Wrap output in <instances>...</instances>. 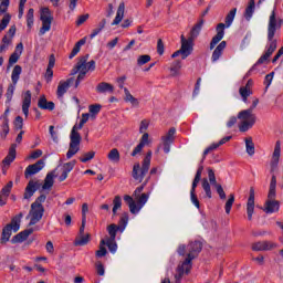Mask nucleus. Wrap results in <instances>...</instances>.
I'll return each instance as SVG.
<instances>
[{
	"label": "nucleus",
	"instance_id": "obj_1",
	"mask_svg": "<svg viewBox=\"0 0 283 283\" xmlns=\"http://www.w3.org/2000/svg\"><path fill=\"white\" fill-rule=\"evenodd\" d=\"M187 258L182 262H180L176 268L175 283H181L182 277L191 273V269H193V260H196V258H198V255L200 254V251H202V242H189V244L187 245Z\"/></svg>",
	"mask_w": 283,
	"mask_h": 283
},
{
	"label": "nucleus",
	"instance_id": "obj_2",
	"mask_svg": "<svg viewBox=\"0 0 283 283\" xmlns=\"http://www.w3.org/2000/svg\"><path fill=\"white\" fill-rule=\"evenodd\" d=\"M258 103H260V99L255 98L250 108L239 112L238 118L241 120L239 132H249L255 125L258 117L253 114V109L258 107Z\"/></svg>",
	"mask_w": 283,
	"mask_h": 283
},
{
	"label": "nucleus",
	"instance_id": "obj_3",
	"mask_svg": "<svg viewBox=\"0 0 283 283\" xmlns=\"http://www.w3.org/2000/svg\"><path fill=\"white\" fill-rule=\"evenodd\" d=\"M238 12L237 8L230 10V12L226 15L224 22L219 23L216 27L217 34L212 38L210 42V50H213L218 43L224 39V28H231L233 20L235 19V13Z\"/></svg>",
	"mask_w": 283,
	"mask_h": 283
},
{
	"label": "nucleus",
	"instance_id": "obj_4",
	"mask_svg": "<svg viewBox=\"0 0 283 283\" xmlns=\"http://www.w3.org/2000/svg\"><path fill=\"white\" fill-rule=\"evenodd\" d=\"M83 125L81 122L80 124L76 126H73L72 130H71V135H70V146H69V150L66 153V158L67 160H70V158H73L74 156H76V154H78V151H81V133L78 132V129H83Z\"/></svg>",
	"mask_w": 283,
	"mask_h": 283
},
{
	"label": "nucleus",
	"instance_id": "obj_5",
	"mask_svg": "<svg viewBox=\"0 0 283 283\" xmlns=\"http://www.w3.org/2000/svg\"><path fill=\"white\" fill-rule=\"evenodd\" d=\"M283 19L277 17V8H274L270 14L268 23V41L275 39L276 30H282Z\"/></svg>",
	"mask_w": 283,
	"mask_h": 283
},
{
	"label": "nucleus",
	"instance_id": "obj_6",
	"mask_svg": "<svg viewBox=\"0 0 283 283\" xmlns=\"http://www.w3.org/2000/svg\"><path fill=\"white\" fill-rule=\"evenodd\" d=\"M40 20L42 21V27L39 34L40 36H43L45 32H50V30H52V22L54 21V17H52L50 8L45 7L41 9Z\"/></svg>",
	"mask_w": 283,
	"mask_h": 283
},
{
	"label": "nucleus",
	"instance_id": "obj_7",
	"mask_svg": "<svg viewBox=\"0 0 283 283\" xmlns=\"http://www.w3.org/2000/svg\"><path fill=\"white\" fill-rule=\"evenodd\" d=\"M43 213H45V208L43 206H36L31 203V209L27 218H31L29 227H34L38 222L43 219Z\"/></svg>",
	"mask_w": 283,
	"mask_h": 283
},
{
	"label": "nucleus",
	"instance_id": "obj_8",
	"mask_svg": "<svg viewBox=\"0 0 283 283\" xmlns=\"http://www.w3.org/2000/svg\"><path fill=\"white\" fill-rule=\"evenodd\" d=\"M12 231L17 233L19 231V222H17V219H12L10 223H8L3 229H2V234L0 242L1 244H6V242L10 241V238L12 235Z\"/></svg>",
	"mask_w": 283,
	"mask_h": 283
},
{
	"label": "nucleus",
	"instance_id": "obj_9",
	"mask_svg": "<svg viewBox=\"0 0 283 283\" xmlns=\"http://www.w3.org/2000/svg\"><path fill=\"white\" fill-rule=\"evenodd\" d=\"M181 39V59L185 60L187 59V56H190L191 52H193V41H196V39L191 38V35L186 39L185 34H181L180 36Z\"/></svg>",
	"mask_w": 283,
	"mask_h": 283
},
{
	"label": "nucleus",
	"instance_id": "obj_10",
	"mask_svg": "<svg viewBox=\"0 0 283 283\" xmlns=\"http://www.w3.org/2000/svg\"><path fill=\"white\" fill-rule=\"evenodd\" d=\"M276 193H268V200L264 203L263 211L265 213H277L280 211V201L275 200Z\"/></svg>",
	"mask_w": 283,
	"mask_h": 283
},
{
	"label": "nucleus",
	"instance_id": "obj_11",
	"mask_svg": "<svg viewBox=\"0 0 283 283\" xmlns=\"http://www.w3.org/2000/svg\"><path fill=\"white\" fill-rule=\"evenodd\" d=\"M174 140H176V127L169 128V130L164 136H161L165 154H169V151H171V145Z\"/></svg>",
	"mask_w": 283,
	"mask_h": 283
},
{
	"label": "nucleus",
	"instance_id": "obj_12",
	"mask_svg": "<svg viewBox=\"0 0 283 283\" xmlns=\"http://www.w3.org/2000/svg\"><path fill=\"white\" fill-rule=\"evenodd\" d=\"M38 189H41V181L31 179L28 182L25 190H24V195H23L24 200H30V198H32V196H34V192Z\"/></svg>",
	"mask_w": 283,
	"mask_h": 283
},
{
	"label": "nucleus",
	"instance_id": "obj_13",
	"mask_svg": "<svg viewBox=\"0 0 283 283\" xmlns=\"http://www.w3.org/2000/svg\"><path fill=\"white\" fill-rule=\"evenodd\" d=\"M43 167H45V160L43 159L38 160L35 164L29 165L25 168L24 178L28 179L30 178V176H34L35 174H39V171H41Z\"/></svg>",
	"mask_w": 283,
	"mask_h": 283
},
{
	"label": "nucleus",
	"instance_id": "obj_14",
	"mask_svg": "<svg viewBox=\"0 0 283 283\" xmlns=\"http://www.w3.org/2000/svg\"><path fill=\"white\" fill-rule=\"evenodd\" d=\"M149 169L145 170V165L142 164V168H140V164L136 163L133 166V178L134 180H137V182H142L145 179V176H147Z\"/></svg>",
	"mask_w": 283,
	"mask_h": 283
},
{
	"label": "nucleus",
	"instance_id": "obj_15",
	"mask_svg": "<svg viewBox=\"0 0 283 283\" xmlns=\"http://www.w3.org/2000/svg\"><path fill=\"white\" fill-rule=\"evenodd\" d=\"M255 211V188H250V196L247 202L248 220H253V213Z\"/></svg>",
	"mask_w": 283,
	"mask_h": 283
},
{
	"label": "nucleus",
	"instance_id": "obj_16",
	"mask_svg": "<svg viewBox=\"0 0 283 283\" xmlns=\"http://www.w3.org/2000/svg\"><path fill=\"white\" fill-rule=\"evenodd\" d=\"M282 144L280 143V140H277L275 143V147H274V151L272 155V160H271V174H273V171H275V169H277V165L280 164V156H281V151H282Z\"/></svg>",
	"mask_w": 283,
	"mask_h": 283
},
{
	"label": "nucleus",
	"instance_id": "obj_17",
	"mask_svg": "<svg viewBox=\"0 0 283 283\" xmlns=\"http://www.w3.org/2000/svg\"><path fill=\"white\" fill-rule=\"evenodd\" d=\"M277 244L271 242V241H259L255 243H252V251H273V249H276Z\"/></svg>",
	"mask_w": 283,
	"mask_h": 283
},
{
	"label": "nucleus",
	"instance_id": "obj_18",
	"mask_svg": "<svg viewBox=\"0 0 283 283\" xmlns=\"http://www.w3.org/2000/svg\"><path fill=\"white\" fill-rule=\"evenodd\" d=\"M74 83V77L67 78L66 81H60L57 85L56 96L57 98H63L67 94V90Z\"/></svg>",
	"mask_w": 283,
	"mask_h": 283
},
{
	"label": "nucleus",
	"instance_id": "obj_19",
	"mask_svg": "<svg viewBox=\"0 0 283 283\" xmlns=\"http://www.w3.org/2000/svg\"><path fill=\"white\" fill-rule=\"evenodd\" d=\"M32 233H34V229H32V228L27 229L22 232H19L18 234H15L11 239V242H12V244H19L21 242H25V240H28V238H30V235H32Z\"/></svg>",
	"mask_w": 283,
	"mask_h": 283
},
{
	"label": "nucleus",
	"instance_id": "obj_20",
	"mask_svg": "<svg viewBox=\"0 0 283 283\" xmlns=\"http://www.w3.org/2000/svg\"><path fill=\"white\" fill-rule=\"evenodd\" d=\"M15 158H17V144H12L9 148V153L7 157L2 160V165H4V167H10V165L14 163Z\"/></svg>",
	"mask_w": 283,
	"mask_h": 283
},
{
	"label": "nucleus",
	"instance_id": "obj_21",
	"mask_svg": "<svg viewBox=\"0 0 283 283\" xmlns=\"http://www.w3.org/2000/svg\"><path fill=\"white\" fill-rule=\"evenodd\" d=\"M54 178H56V170H53L51 172H48L44 184L42 185L43 191H50L52 187H54Z\"/></svg>",
	"mask_w": 283,
	"mask_h": 283
},
{
	"label": "nucleus",
	"instance_id": "obj_22",
	"mask_svg": "<svg viewBox=\"0 0 283 283\" xmlns=\"http://www.w3.org/2000/svg\"><path fill=\"white\" fill-rule=\"evenodd\" d=\"M87 59H90V54L80 57L78 62L71 71V76L78 74V72L85 69V66L87 65Z\"/></svg>",
	"mask_w": 283,
	"mask_h": 283
},
{
	"label": "nucleus",
	"instance_id": "obj_23",
	"mask_svg": "<svg viewBox=\"0 0 283 283\" xmlns=\"http://www.w3.org/2000/svg\"><path fill=\"white\" fill-rule=\"evenodd\" d=\"M149 143V133H144L139 144L135 147V149L132 153V156H138V154H140V151H143V149L145 148V145H147Z\"/></svg>",
	"mask_w": 283,
	"mask_h": 283
},
{
	"label": "nucleus",
	"instance_id": "obj_24",
	"mask_svg": "<svg viewBox=\"0 0 283 283\" xmlns=\"http://www.w3.org/2000/svg\"><path fill=\"white\" fill-rule=\"evenodd\" d=\"M56 63V57L54 56V54H51L49 56V64L46 67V72H45V78H46V83H50V81H52V76H54V71L53 67Z\"/></svg>",
	"mask_w": 283,
	"mask_h": 283
},
{
	"label": "nucleus",
	"instance_id": "obj_25",
	"mask_svg": "<svg viewBox=\"0 0 283 283\" xmlns=\"http://www.w3.org/2000/svg\"><path fill=\"white\" fill-rule=\"evenodd\" d=\"M30 105H32V92L27 91L24 93V97H23V102H22V112H23L25 118H28Z\"/></svg>",
	"mask_w": 283,
	"mask_h": 283
},
{
	"label": "nucleus",
	"instance_id": "obj_26",
	"mask_svg": "<svg viewBox=\"0 0 283 283\" xmlns=\"http://www.w3.org/2000/svg\"><path fill=\"white\" fill-rule=\"evenodd\" d=\"M226 49H227V41H222L218 44V46L212 52V56H211L213 63L220 60V56H222V53L224 52Z\"/></svg>",
	"mask_w": 283,
	"mask_h": 283
},
{
	"label": "nucleus",
	"instance_id": "obj_27",
	"mask_svg": "<svg viewBox=\"0 0 283 283\" xmlns=\"http://www.w3.org/2000/svg\"><path fill=\"white\" fill-rule=\"evenodd\" d=\"M95 90L97 94H106V92H108V94H114V85L107 82L98 83Z\"/></svg>",
	"mask_w": 283,
	"mask_h": 283
},
{
	"label": "nucleus",
	"instance_id": "obj_28",
	"mask_svg": "<svg viewBox=\"0 0 283 283\" xmlns=\"http://www.w3.org/2000/svg\"><path fill=\"white\" fill-rule=\"evenodd\" d=\"M202 25H205V19L200 18L190 30V38L198 39V36H200V32L202 31Z\"/></svg>",
	"mask_w": 283,
	"mask_h": 283
},
{
	"label": "nucleus",
	"instance_id": "obj_29",
	"mask_svg": "<svg viewBox=\"0 0 283 283\" xmlns=\"http://www.w3.org/2000/svg\"><path fill=\"white\" fill-rule=\"evenodd\" d=\"M124 17H125V2H120L117 8L116 17L112 22V25H118L120 21H123Z\"/></svg>",
	"mask_w": 283,
	"mask_h": 283
},
{
	"label": "nucleus",
	"instance_id": "obj_30",
	"mask_svg": "<svg viewBox=\"0 0 283 283\" xmlns=\"http://www.w3.org/2000/svg\"><path fill=\"white\" fill-rule=\"evenodd\" d=\"M124 202H126V205L129 207V211L130 213H138V211H140V208H138V206H136V201H134V198H132V196L126 195L124 196Z\"/></svg>",
	"mask_w": 283,
	"mask_h": 283
},
{
	"label": "nucleus",
	"instance_id": "obj_31",
	"mask_svg": "<svg viewBox=\"0 0 283 283\" xmlns=\"http://www.w3.org/2000/svg\"><path fill=\"white\" fill-rule=\"evenodd\" d=\"M124 94H125L124 101L126 103L132 104L133 107H138L140 105V102L138 101V98L134 97V95H132V93L127 87H124Z\"/></svg>",
	"mask_w": 283,
	"mask_h": 283
},
{
	"label": "nucleus",
	"instance_id": "obj_32",
	"mask_svg": "<svg viewBox=\"0 0 283 283\" xmlns=\"http://www.w3.org/2000/svg\"><path fill=\"white\" fill-rule=\"evenodd\" d=\"M107 231L109 235L108 240H116V233H118V231H125V227L112 223L107 227Z\"/></svg>",
	"mask_w": 283,
	"mask_h": 283
},
{
	"label": "nucleus",
	"instance_id": "obj_33",
	"mask_svg": "<svg viewBox=\"0 0 283 283\" xmlns=\"http://www.w3.org/2000/svg\"><path fill=\"white\" fill-rule=\"evenodd\" d=\"M38 107H40V109H49V112H53L54 102H48V98H45V96H42L38 102Z\"/></svg>",
	"mask_w": 283,
	"mask_h": 283
},
{
	"label": "nucleus",
	"instance_id": "obj_34",
	"mask_svg": "<svg viewBox=\"0 0 283 283\" xmlns=\"http://www.w3.org/2000/svg\"><path fill=\"white\" fill-rule=\"evenodd\" d=\"M90 233L86 234H78L75 238L74 247H85V244H90Z\"/></svg>",
	"mask_w": 283,
	"mask_h": 283
},
{
	"label": "nucleus",
	"instance_id": "obj_35",
	"mask_svg": "<svg viewBox=\"0 0 283 283\" xmlns=\"http://www.w3.org/2000/svg\"><path fill=\"white\" fill-rule=\"evenodd\" d=\"M180 70H182V62L180 60H176L170 66V76H180Z\"/></svg>",
	"mask_w": 283,
	"mask_h": 283
},
{
	"label": "nucleus",
	"instance_id": "obj_36",
	"mask_svg": "<svg viewBox=\"0 0 283 283\" xmlns=\"http://www.w3.org/2000/svg\"><path fill=\"white\" fill-rule=\"evenodd\" d=\"M105 25H107V20L106 19H102L97 27L92 31L90 39H94L95 36H98V34H101V32H103V30L105 29Z\"/></svg>",
	"mask_w": 283,
	"mask_h": 283
},
{
	"label": "nucleus",
	"instance_id": "obj_37",
	"mask_svg": "<svg viewBox=\"0 0 283 283\" xmlns=\"http://www.w3.org/2000/svg\"><path fill=\"white\" fill-rule=\"evenodd\" d=\"M255 12V0H250L249 6L245 8L244 17L247 21H251V17Z\"/></svg>",
	"mask_w": 283,
	"mask_h": 283
},
{
	"label": "nucleus",
	"instance_id": "obj_38",
	"mask_svg": "<svg viewBox=\"0 0 283 283\" xmlns=\"http://www.w3.org/2000/svg\"><path fill=\"white\" fill-rule=\"evenodd\" d=\"M245 149L249 156H253L255 154V144L253 143L252 137L245 138Z\"/></svg>",
	"mask_w": 283,
	"mask_h": 283
},
{
	"label": "nucleus",
	"instance_id": "obj_39",
	"mask_svg": "<svg viewBox=\"0 0 283 283\" xmlns=\"http://www.w3.org/2000/svg\"><path fill=\"white\" fill-rule=\"evenodd\" d=\"M21 72H23V69L21 67V65H15L13 67V71L11 74V81L13 85H17V83H19V76H21Z\"/></svg>",
	"mask_w": 283,
	"mask_h": 283
},
{
	"label": "nucleus",
	"instance_id": "obj_40",
	"mask_svg": "<svg viewBox=\"0 0 283 283\" xmlns=\"http://www.w3.org/2000/svg\"><path fill=\"white\" fill-rule=\"evenodd\" d=\"M268 41L270 44L264 54L268 55L269 59H271V55L273 54V52H275V50H277V40L272 38V40H268Z\"/></svg>",
	"mask_w": 283,
	"mask_h": 283
},
{
	"label": "nucleus",
	"instance_id": "obj_41",
	"mask_svg": "<svg viewBox=\"0 0 283 283\" xmlns=\"http://www.w3.org/2000/svg\"><path fill=\"white\" fill-rule=\"evenodd\" d=\"M107 158L111 163H120V153L116 148H113L108 153Z\"/></svg>",
	"mask_w": 283,
	"mask_h": 283
},
{
	"label": "nucleus",
	"instance_id": "obj_42",
	"mask_svg": "<svg viewBox=\"0 0 283 283\" xmlns=\"http://www.w3.org/2000/svg\"><path fill=\"white\" fill-rule=\"evenodd\" d=\"M120 207H123V199L120 198V196H115V198L113 199V216H116Z\"/></svg>",
	"mask_w": 283,
	"mask_h": 283
},
{
	"label": "nucleus",
	"instance_id": "obj_43",
	"mask_svg": "<svg viewBox=\"0 0 283 283\" xmlns=\"http://www.w3.org/2000/svg\"><path fill=\"white\" fill-rule=\"evenodd\" d=\"M202 189L206 192L207 198L211 199L212 198V193H211V185L209 184V180L207 178L202 179Z\"/></svg>",
	"mask_w": 283,
	"mask_h": 283
},
{
	"label": "nucleus",
	"instance_id": "obj_44",
	"mask_svg": "<svg viewBox=\"0 0 283 283\" xmlns=\"http://www.w3.org/2000/svg\"><path fill=\"white\" fill-rule=\"evenodd\" d=\"M102 105L101 104H93L88 106V112L91 114L92 118H96V115L99 114L101 109H102Z\"/></svg>",
	"mask_w": 283,
	"mask_h": 283
},
{
	"label": "nucleus",
	"instance_id": "obj_45",
	"mask_svg": "<svg viewBox=\"0 0 283 283\" xmlns=\"http://www.w3.org/2000/svg\"><path fill=\"white\" fill-rule=\"evenodd\" d=\"M239 94L240 96L242 97V101L244 103H247V99L249 98V96H251V94H253V91L252 90H249V88H244V86H241L239 88Z\"/></svg>",
	"mask_w": 283,
	"mask_h": 283
},
{
	"label": "nucleus",
	"instance_id": "obj_46",
	"mask_svg": "<svg viewBox=\"0 0 283 283\" xmlns=\"http://www.w3.org/2000/svg\"><path fill=\"white\" fill-rule=\"evenodd\" d=\"M96 156V151L91 150L88 153H84L81 157H80V161L81 163H90V160H93V158Z\"/></svg>",
	"mask_w": 283,
	"mask_h": 283
},
{
	"label": "nucleus",
	"instance_id": "obj_47",
	"mask_svg": "<svg viewBox=\"0 0 283 283\" xmlns=\"http://www.w3.org/2000/svg\"><path fill=\"white\" fill-rule=\"evenodd\" d=\"M233 202H235V196L233 193H231L229 196V199L226 202L224 209H226V213L229 216V213H231V208L233 207Z\"/></svg>",
	"mask_w": 283,
	"mask_h": 283
},
{
	"label": "nucleus",
	"instance_id": "obj_48",
	"mask_svg": "<svg viewBox=\"0 0 283 283\" xmlns=\"http://www.w3.org/2000/svg\"><path fill=\"white\" fill-rule=\"evenodd\" d=\"M137 200V205L139 206V210L143 209V206L147 203V200H149V195L148 193H142L138 197H135Z\"/></svg>",
	"mask_w": 283,
	"mask_h": 283
},
{
	"label": "nucleus",
	"instance_id": "obj_49",
	"mask_svg": "<svg viewBox=\"0 0 283 283\" xmlns=\"http://www.w3.org/2000/svg\"><path fill=\"white\" fill-rule=\"evenodd\" d=\"M13 182L9 181L0 191V196H3L4 198H8L10 196V192L12 191Z\"/></svg>",
	"mask_w": 283,
	"mask_h": 283
},
{
	"label": "nucleus",
	"instance_id": "obj_50",
	"mask_svg": "<svg viewBox=\"0 0 283 283\" xmlns=\"http://www.w3.org/2000/svg\"><path fill=\"white\" fill-rule=\"evenodd\" d=\"M85 74H87V64L82 69L77 75V78L75 81V87H78L81 85V81L85 78Z\"/></svg>",
	"mask_w": 283,
	"mask_h": 283
},
{
	"label": "nucleus",
	"instance_id": "obj_51",
	"mask_svg": "<svg viewBox=\"0 0 283 283\" xmlns=\"http://www.w3.org/2000/svg\"><path fill=\"white\" fill-rule=\"evenodd\" d=\"M150 123L151 122L149 119H143L139 124V134H147Z\"/></svg>",
	"mask_w": 283,
	"mask_h": 283
},
{
	"label": "nucleus",
	"instance_id": "obj_52",
	"mask_svg": "<svg viewBox=\"0 0 283 283\" xmlns=\"http://www.w3.org/2000/svg\"><path fill=\"white\" fill-rule=\"evenodd\" d=\"M27 25L28 28H32V25H34V9H29L27 13Z\"/></svg>",
	"mask_w": 283,
	"mask_h": 283
},
{
	"label": "nucleus",
	"instance_id": "obj_53",
	"mask_svg": "<svg viewBox=\"0 0 283 283\" xmlns=\"http://www.w3.org/2000/svg\"><path fill=\"white\" fill-rule=\"evenodd\" d=\"M143 165L144 171H147V169H149V167L151 166V150H148V153L146 154V157L143 160Z\"/></svg>",
	"mask_w": 283,
	"mask_h": 283
},
{
	"label": "nucleus",
	"instance_id": "obj_54",
	"mask_svg": "<svg viewBox=\"0 0 283 283\" xmlns=\"http://www.w3.org/2000/svg\"><path fill=\"white\" fill-rule=\"evenodd\" d=\"M276 187H277V179H276L275 175H273L271 178L270 189H269V193L271 196H274V193H276V191H275Z\"/></svg>",
	"mask_w": 283,
	"mask_h": 283
},
{
	"label": "nucleus",
	"instance_id": "obj_55",
	"mask_svg": "<svg viewBox=\"0 0 283 283\" xmlns=\"http://www.w3.org/2000/svg\"><path fill=\"white\" fill-rule=\"evenodd\" d=\"M74 167H76V160L65 163L62 166V171H66V174H70V171H72V169H74Z\"/></svg>",
	"mask_w": 283,
	"mask_h": 283
},
{
	"label": "nucleus",
	"instance_id": "obj_56",
	"mask_svg": "<svg viewBox=\"0 0 283 283\" xmlns=\"http://www.w3.org/2000/svg\"><path fill=\"white\" fill-rule=\"evenodd\" d=\"M19 59H21L20 53H12L9 57L8 69L12 67V65H14V63H18Z\"/></svg>",
	"mask_w": 283,
	"mask_h": 283
},
{
	"label": "nucleus",
	"instance_id": "obj_57",
	"mask_svg": "<svg viewBox=\"0 0 283 283\" xmlns=\"http://www.w3.org/2000/svg\"><path fill=\"white\" fill-rule=\"evenodd\" d=\"M208 178H209V182L216 187V185L218 184V180H216V172L213 171V169L208 168Z\"/></svg>",
	"mask_w": 283,
	"mask_h": 283
},
{
	"label": "nucleus",
	"instance_id": "obj_58",
	"mask_svg": "<svg viewBox=\"0 0 283 283\" xmlns=\"http://www.w3.org/2000/svg\"><path fill=\"white\" fill-rule=\"evenodd\" d=\"M149 61H151V56L150 55H140L137 59V65H139V67H140V66L149 63Z\"/></svg>",
	"mask_w": 283,
	"mask_h": 283
},
{
	"label": "nucleus",
	"instance_id": "obj_59",
	"mask_svg": "<svg viewBox=\"0 0 283 283\" xmlns=\"http://www.w3.org/2000/svg\"><path fill=\"white\" fill-rule=\"evenodd\" d=\"M214 188L217 189V193L219 195V198L221 200H227V193L224 192V188H222V185L217 184Z\"/></svg>",
	"mask_w": 283,
	"mask_h": 283
},
{
	"label": "nucleus",
	"instance_id": "obj_60",
	"mask_svg": "<svg viewBox=\"0 0 283 283\" xmlns=\"http://www.w3.org/2000/svg\"><path fill=\"white\" fill-rule=\"evenodd\" d=\"M106 247H108V250L111 253H116V249H118V245L116 244V240L107 239Z\"/></svg>",
	"mask_w": 283,
	"mask_h": 283
},
{
	"label": "nucleus",
	"instance_id": "obj_61",
	"mask_svg": "<svg viewBox=\"0 0 283 283\" xmlns=\"http://www.w3.org/2000/svg\"><path fill=\"white\" fill-rule=\"evenodd\" d=\"M14 85L15 84H11L8 86L6 96H7V103H10V101H12V96H14Z\"/></svg>",
	"mask_w": 283,
	"mask_h": 283
},
{
	"label": "nucleus",
	"instance_id": "obj_62",
	"mask_svg": "<svg viewBox=\"0 0 283 283\" xmlns=\"http://www.w3.org/2000/svg\"><path fill=\"white\" fill-rule=\"evenodd\" d=\"M10 134V125L9 122H2V133L0 134L1 138H6Z\"/></svg>",
	"mask_w": 283,
	"mask_h": 283
},
{
	"label": "nucleus",
	"instance_id": "obj_63",
	"mask_svg": "<svg viewBox=\"0 0 283 283\" xmlns=\"http://www.w3.org/2000/svg\"><path fill=\"white\" fill-rule=\"evenodd\" d=\"M127 222H129V214L127 212L122 213V217L119 219V227H127Z\"/></svg>",
	"mask_w": 283,
	"mask_h": 283
},
{
	"label": "nucleus",
	"instance_id": "obj_64",
	"mask_svg": "<svg viewBox=\"0 0 283 283\" xmlns=\"http://www.w3.org/2000/svg\"><path fill=\"white\" fill-rule=\"evenodd\" d=\"M15 129H23V117L17 116L14 120Z\"/></svg>",
	"mask_w": 283,
	"mask_h": 283
}]
</instances>
